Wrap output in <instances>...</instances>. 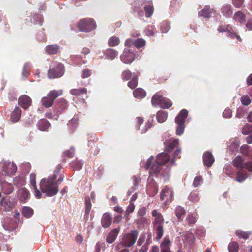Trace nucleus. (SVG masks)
Returning <instances> with one entry per match:
<instances>
[{"mask_svg": "<svg viewBox=\"0 0 252 252\" xmlns=\"http://www.w3.org/2000/svg\"><path fill=\"white\" fill-rule=\"evenodd\" d=\"M63 94L61 90H53L50 91L47 96H44L41 100L42 106L46 108L51 107L53 104L54 100L59 96Z\"/></svg>", "mask_w": 252, "mask_h": 252, "instance_id": "5", "label": "nucleus"}, {"mask_svg": "<svg viewBox=\"0 0 252 252\" xmlns=\"http://www.w3.org/2000/svg\"><path fill=\"white\" fill-rule=\"evenodd\" d=\"M155 28L153 25H149L145 30V33L148 36H154Z\"/></svg>", "mask_w": 252, "mask_h": 252, "instance_id": "51", "label": "nucleus"}, {"mask_svg": "<svg viewBox=\"0 0 252 252\" xmlns=\"http://www.w3.org/2000/svg\"><path fill=\"white\" fill-rule=\"evenodd\" d=\"M153 157L151 156L147 160L145 165V168L146 170L149 169V174L150 176L157 175L159 173L161 169V165H159L156 162L152 165L150 168V165L152 163Z\"/></svg>", "mask_w": 252, "mask_h": 252, "instance_id": "9", "label": "nucleus"}, {"mask_svg": "<svg viewBox=\"0 0 252 252\" xmlns=\"http://www.w3.org/2000/svg\"><path fill=\"white\" fill-rule=\"evenodd\" d=\"M203 162L204 166L208 168L212 166L215 162V158L211 152H207L203 154Z\"/></svg>", "mask_w": 252, "mask_h": 252, "instance_id": "10", "label": "nucleus"}, {"mask_svg": "<svg viewBox=\"0 0 252 252\" xmlns=\"http://www.w3.org/2000/svg\"><path fill=\"white\" fill-rule=\"evenodd\" d=\"M242 133L244 135H248L252 132V125L247 124L242 128Z\"/></svg>", "mask_w": 252, "mask_h": 252, "instance_id": "53", "label": "nucleus"}, {"mask_svg": "<svg viewBox=\"0 0 252 252\" xmlns=\"http://www.w3.org/2000/svg\"><path fill=\"white\" fill-rule=\"evenodd\" d=\"M235 234L236 236H238L239 238H243L247 240L250 236L251 233L238 230L235 232Z\"/></svg>", "mask_w": 252, "mask_h": 252, "instance_id": "41", "label": "nucleus"}, {"mask_svg": "<svg viewBox=\"0 0 252 252\" xmlns=\"http://www.w3.org/2000/svg\"><path fill=\"white\" fill-rule=\"evenodd\" d=\"M232 116V111L229 108H226L223 112V117L225 118H230Z\"/></svg>", "mask_w": 252, "mask_h": 252, "instance_id": "63", "label": "nucleus"}, {"mask_svg": "<svg viewBox=\"0 0 252 252\" xmlns=\"http://www.w3.org/2000/svg\"><path fill=\"white\" fill-rule=\"evenodd\" d=\"M248 177V175L246 173H243L241 171H238L237 173L235 180L239 183H242Z\"/></svg>", "mask_w": 252, "mask_h": 252, "instance_id": "47", "label": "nucleus"}, {"mask_svg": "<svg viewBox=\"0 0 252 252\" xmlns=\"http://www.w3.org/2000/svg\"><path fill=\"white\" fill-rule=\"evenodd\" d=\"M35 179H36V175L35 174L31 173L30 175V182L31 185L32 187H34L36 186Z\"/></svg>", "mask_w": 252, "mask_h": 252, "instance_id": "61", "label": "nucleus"}, {"mask_svg": "<svg viewBox=\"0 0 252 252\" xmlns=\"http://www.w3.org/2000/svg\"><path fill=\"white\" fill-rule=\"evenodd\" d=\"M85 215L88 216L91 209L92 204L90 200L89 199L88 200H85Z\"/></svg>", "mask_w": 252, "mask_h": 252, "instance_id": "54", "label": "nucleus"}, {"mask_svg": "<svg viewBox=\"0 0 252 252\" xmlns=\"http://www.w3.org/2000/svg\"><path fill=\"white\" fill-rule=\"evenodd\" d=\"M168 113L162 110L158 111L157 113V119L158 122L162 123L167 119Z\"/></svg>", "mask_w": 252, "mask_h": 252, "instance_id": "29", "label": "nucleus"}, {"mask_svg": "<svg viewBox=\"0 0 252 252\" xmlns=\"http://www.w3.org/2000/svg\"><path fill=\"white\" fill-rule=\"evenodd\" d=\"M21 109L19 107L16 106L14 110L11 112L10 118L11 121L14 123L17 122L21 117Z\"/></svg>", "mask_w": 252, "mask_h": 252, "instance_id": "22", "label": "nucleus"}, {"mask_svg": "<svg viewBox=\"0 0 252 252\" xmlns=\"http://www.w3.org/2000/svg\"><path fill=\"white\" fill-rule=\"evenodd\" d=\"M139 232L137 230L124 234L120 241L121 245L126 248L132 247L135 244Z\"/></svg>", "mask_w": 252, "mask_h": 252, "instance_id": "2", "label": "nucleus"}, {"mask_svg": "<svg viewBox=\"0 0 252 252\" xmlns=\"http://www.w3.org/2000/svg\"><path fill=\"white\" fill-rule=\"evenodd\" d=\"M18 104L23 109H27L32 104V99L27 95H22L19 97Z\"/></svg>", "mask_w": 252, "mask_h": 252, "instance_id": "11", "label": "nucleus"}, {"mask_svg": "<svg viewBox=\"0 0 252 252\" xmlns=\"http://www.w3.org/2000/svg\"><path fill=\"white\" fill-rule=\"evenodd\" d=\"M172 192L168 187H165L161 191L160 198L161 200H166V202L171 201L172 200Z\"/></svg>", "mask_w": 252, "mask_h": 252, "instance_id": "12", "label": "nucleus"}, {"mask_svg": "<svg viewBox=\"0 0 252 252\" xmlns=\"http://www.w3.org/2000/svg\"><path fill=\"white\" fill-rule=\"evenodd\" d=\"M133 94L135 97L141 98L145 96L146 93L142 88H138L133 91Z\"/></svg>", "mask_w": 252, "mask_h": 252, "instance_id": "37", "label": "nucleus"}, {"mask_svg": "<svg viewBox=\"0 0 252 252\" xmlns=\"http://www.w3.org/2000/svg\"><path fill=\"white\" fill-rule=\"evenodd\" d=\"M163 96L157 93L156 94L153 96L152 98V104L154 106H157L159 105L161 103V99Z\"/></svg>", "mask_w": 252, "mask_h": 252, "instance_id": "34", "label": "nucleus"}, {"mask_svg": "<svg viewBox=\"0 0 252 252\" xmlns=\"http://www.w3.org/2000/svg\"><path fill=\"white\" fill-rule=\"evenodd\" d=\"M178 139H173L169 141H166L164 142L165 150L168 152L172 151L179 144Z\"/></svg>", "mask_w": 252, "mask_h": 252, "instance_id": "25", "label": "nucleus"}, {"mask_svg": "<svg viewBox=\"0 0 252 252\" xmlns=\"http://www.w3.org/2000/svg\"><path fill=\"white\" fill-rule=\"evenodd\" d=\"M241 102L244 105L248 106L251 103V99L247 95H243L241 97Z\"/></svg>", "mask_w": 252, "mask_h": 252, "instance_id": "56", "label": "nucleus"}, {"mask_svg": "<svg viewBox=\"0 0 252 252\" xmlns=\"http://www.w3.org/2000/svg\"><path fill=\"white\" fill-rule=\"evenodd\" d=\"M38 128L41 131H45L48 129L50 126V123L45 119L40 120L37 123Z\"/></svg>", "mask_w": 252, "mask_h": 252, "instance_id": "23", "label": "nucleus"}, {"mask_svg": "<svg viewBox=\"0 0 252 252\" xmlns=\"http://www.w3.org/2000/svg\"><path fill=\"white\" fill-rule=\"evenodd\" d=\"M75 154V149L74 148H70V149L66 150L64 152V156L67 158H72Z\"/></svg>", "mask_w": 252, "mask_h": 252, "instance_id": "58", "label": "nucleus"}, {"mask_svg": "<svg viewBox=\"0 0 252 252\" xmlns=\"http://www.w3.org/2000/svg\"><path fill=\"white\" fill-rule=\"evenodd\" d=\"M132 75V72L129 70L126 69L122 72L121 77L124 80H128L131 78Z\"/></svg>", "mask_w": 252, "mask_h": 252, "instance_id": "48", "label": "nucleus"}, {"mask_svg": "<svg viewBox=\"0 0 252 252\" xmlns=\"http://www.w3.org/2000/svg\"><path fill=\"white\" fill-rule=\"evenodd\" d=\"M144 9L145 12V17L147 18L151 17L154 12L153 6L146 5L144 7Z\"/></svg>", "mask_w": 252, "mask_h": 252, "instance_id": "40", "label": "nucleus"}, {"mask_svg": "<svg viewBox=\"0 0 252 252\" xmlns=\"http://www.w3.org/2000/svg\"><path fill=\"white\" fill-rule=\"evenodd\" d=\"M138 85V77L137 76L134 75L132 79L127 83V86L131 89H134Z\"/></svg>", "mask_w": 252, "mask_h": 252, "instance_id": "44", "label": "nucleus"}, {"mask_svg": "<svg viewBox=\"0 0 252 252\" xmlns=\"http://www.w3.org/2000/svg\"><path fill=\"white\" fill-rule=\"evenodd\" d=\"M152 242L151 233L142 232L137 243V246H141L139 252H147L149 249V246L152 243Z\"/></svg>", "mask_w": 252, "mask_h": 252, "instance_id": "3", "label": "nucleus"}, {"mask_svg": "<svg viewBox=\"0 0 252 252\" xmlns=\"http://www.w3.org/2000/svg\"><path fill=\"white\" fill-rule=\"evenodd\" d=\"M87 90L86 88H81L79 89H72L70 91V93L73 95L82 96L84 94H86Z\"/></svg>", "mask_w": 252, "mask_h": 252, "instance_id": "32", "label": "nucleus"}, {"mask_svg": "<svg viewBox=\"0 0 252 252\" xmlns=\"http://www.w3.org/2000/svg\"><path fill=\"white\" fill-rule=\"evenodd\" d=\"M161 31L163 33H166L170 29V24L168 21H163L161 24Z\"/></svg>", "mask_w": 252, "mask_h": 252, "instance_id": "49", "label": "nucleus"}, {"mask_svg": "<svg viewBox=\"0 0 252 252\" xmlns=\"http://www.w3.org/2000/svg\"><path fill=\"white\" fill-rule=\"evenodd\" d=\"M92 74L91 70L89 69H85L82 70V74L81 77L83 78H86L90 77Z\"/></svg>", "mask_w": 252, "mask_h": 252, "instance_id": "64", "label": "nucleus"}, {"mask_svg": "<svg viewBox=\"0 0 252 252\" xmlns=\"http://www.w3.org/2000/svg\"><path fill=\"white\" fill-rule=\"evenodd\" d=\"M2 192L5 194H10L14 189L13 185L6 182H3L1 184Z\"/></svg>", "mask_w": 252, "mask_h": 252, "instance_id": "24", "label": "nucleus"}, {"mask_svg": "<svg viewBox=\"0 0 252 252\" xmlns=\"http://www.w3.org/2000/svg\"><path fill=\"white\" fill-rule=\"evenodd\" d=\"M120 43V39L116 36H111L108 40L109 46L114 47L118 45Z\"/></svg>", "mask_w": 252, "mask_h": 252, "instance_id": "42", "label": "nucleus"}, {"mask_svg": "<svg viewBox=\"0 0 252 252\" xmlns=\"http://www.w3.org/2000/svg\"><path fill=\"white\" fill-rule=\"evenodd\" d=\"M229 252H237L239 250V245L235 242H230L228 246Z\"/></svg>", "mask_w": 252, "mask_h": 252, "instance_id": "45", "label": "nucleus"}, {"mask_svg": "<svg viewBox=\"0 0 252 252\" xmlns=\"http://www.w3.org/2000/svg\"><path fill=\"white\" fill-rule=\"evenodd\" d=\"M211 10L209 6H205V7L200 11L198 13L199 16H202L205 18L210 17Z\"/></svg>", "mask_w": 252, "mask_h": 252, "instance_id": "35", "label": "nucleus"}, {"mask_svg": "<svg viewBox=\"0 0 252 252\" xmlns=\"http://www.w3.org/2000/svg\"><path fill=\"white\" fill-rule=\"evenodd\" d=\"M103 53L105 58L110 60H114L118 55V52L113 48L106 49Z\"/></svg>", "mask_w": 252, "mask_h": 252, "instance_id": "21", "label": "nucleus"}, {"mask_svg": "<svg viewBox=\"0 0 252 252\" xmlns=\"http://www.w3.org/2000/svg\"><path fill=\"white\" fill-rule=\"evenodd\" d=\"M175 213L178 220H181L184 218L186 215V211L184 208L180 206L176 207Z\"/></svg>", "mask_w": 252, "mask_h": 252, "instance_id": "31", "label": "nucleus"}, {"mask_svg": "<svg viewBox=\"0 0 252 252\" xmlns=\"http://www.w3.org/2000/svg\"><path fill=\"white\" fill-rule=\"evenodd\" d=\"M33 214V210L29 207H24L22 209V214L26 218H31Z\"/></svg>", "mask_w": 252, "mask_h": 252, "instance_id": "39", "label": "nucleus"}, {"mask_svg": "<svg viewBox=\"0 0 252 252\" xmlns=\"http://www.w3.org/2000/svg\"><path fill=\"white\" fill-rule=\"evenodd\" d=\"M120 232V229L116 228L111 230L108 234L106 241L109 244H112L116 239Z\"/></svg>", "mask_w": 252, "mask_h": 252, "instance_id": "16", "label": "nucleus"}, {"mask_svg": "<svg viewBox=\"0 0 252 252\" xmlns=\"http://www.w3.org/2000/svg\"><path fill=\"white\" fill-rule=\"evenodd\" d=\"M7 166L9 170H5V171H6L8 174H13L16 172L17 166L15 163H9Z\"/></svg>", "mask_w": 252, "mask_h": 252, "instance_id": "52", "label": "nucleus"}, {"mask_svg": "<svg viewBox=\"0 0 252 252\" xmlns=\"http://www.w3.org/2000/svg\"><path fill=\"white\" fill-rule=\"evenodd\" d=\"M170 160V156L166 153H162L158 154L156 159V162L159 165H163Z\"/></svg>", "mask_w": 252, "mask_h": 252, "instance_id": "17", "label": "nucleus"}, {"mask_svg": "<svg viewBox=\"0 0 252 252\" xmlns=\"http://www.w3.org/2000/svg\"><path fill=\"white\" fill-rule=\"evenodd\" d=\"M68 103L66 99L61 98L57 99L54 105V115L59 117V115L63 113L68 108Z\"/></svg>", "mask_w": 252, "mask_h": 252, "instance_id": "7", "label": "nucleus"}, {"mask_svg": "<svg viewBox=\"0 0 252 252\" xmlns=\"http://www.w3.org/2000/svg\"><path fill=\"white\" fill-rule=\"evenodd\" d=\"M79 31L82 32H90L96 28L95 21L91 18H84L80 20L77 24Z\"/></svg>", "mask_w": 252, "mask_h": 252, "instance_id": "4", "label": "nucleus"}, {"mask_svg": "<svg viewBox=\"0 0 252 252\" xmlns=\"http://www.w3.org/2000/svg\"><path fill=\"white\" fill-rule=\"evenodd\" d=\"M159 105L163 109H168L172 106V103L169 99L163 96Z\"/></svg>", "mask_w": 252, "mask_h": 252, "instance_id": "38", "label": "nucleus"}, {"mask_svg": "<svg viewBox=\"0 0 252 252\" xmlns=\"http://www.w3.org/2000/svg\"><path fill=\"white\" fill-rule=\"evenodd\" d=\"M197 217L196 214H189L186 218V220L189 225L195 223Z\"/></svg>", "mask_w": 252, "mask_h": 252, "instance_id": "46", "label": "nucleus"}, {"mask_svg": "<svg viewBox=\"0 0 252 252\" xmlns=\"http://www.w3.org/2000/svg\"><path fill=\"white\" fill-rule=\"evenodd\" d=\"M152 216L155 217L153 221L154 225H163L164 219L162 214L158 212L157 210H153Z\"/></svg>", "mask_w": 252, "mask_h": 252, "instance_id": "13", "label": "nucleus"}, {"mask_svg": "<svg viewBox=\"0 0 252 252\" xmlns=\"http://www.w3.org/2000/svg\"><path fill=\"white\" fill-rule=\"evenodd\" d=\"M221 13L224 16L226 17H229L231 16L233 13L232 8L231 5H223L221 9Z\"/></svg>", "mask_w": 252, "mask_h": 252, "instance_id": "26", "label": "nucleus"}, {"mask_svg": "<svg viewBox=\"0 0 252 252\" xmlns=\"http://www.w3.org/2000/svg\"><path fill=\"white\" fill-rule=\"evenodd\" d=\"M185 237L186 240H188L191 243H194L195 240L194 235L191 232H187Z\"/></svg>", "mask_w": 252, "mask_h": 252, "instance_id": "59", "label": "nucleus"}, {"mask_svg": "<svg viewBox=\"0 0 252 252\" xmlns=\"http://www.w3.org/2000/svg\"><path fill=\"white\" fill-rule=\"evenodd\" d=\"M145 41L142 38H138L134 40V46L138 49L145 46Z\"/></svg>", "mask_w": 252, "mask_h": 252, "instance_id": "55", "label": "nucleus"}, {"mask_svg": "<svg viewBox=\"0 0 252 252\" xmlns=\"http://www.w3.org/2000/svg\"><path fill=\"white\" fill-rule=\"evenodd\" d=\"M134 48H125L123 53L120 56L121 61L126 64L131 63L135 58Z\"/></svg>", "mask_w": 252, "mask_h": 252, "instance_id": "8", "label": "nucleus"}, {"mask_svg": "<svg viewBox=\"0 0 252 252\" xmlns=\"http://www.w3.org/2000/svg\"><path fill=\"white\" fill-rule=\"evenodd\" d=\"M171 242L168 236H165L160 245L161 252H171L170 247Z\"/></svg>", "mask_w": 252, "mask_h": 252, "instance_id": "14", "label": "nucleus"}, {"mask_svg": "<svg viewBox=\"0 0 252 252\" xmlns=\"http://www.w3.org/2000/svg\"><path fill=\"white\" fill-rule=\"evenodd\" d=\"M125 45L126 47V48H134L133 46H134V40L132 39H127L125 43Z\"/></svg>", "mask_w": 252, "mask_h": 252, "instance_id": "62", "label": "nucleus"}, {"mask_svg": "<svg viewBox=\"0 0 252 252\" xmlns=\"http://www.w3.org/2000/svg\"><path fill=\"white\" fill-rule=\"evenodd\" d=\"M247 112V110L243 107H239L237 109L236 113V117L238 119L244 118L246 116Z\"/></svg>", "mask_w": 252, "mask_h": 252, "instance_id": "43", "label": "nucleus"}, {"mask_svg": "<svg viewBox=\"0 0 252 252\" xmlns=\"http://www.w3.org/2000/svg\"><path fill=\"white\" fill-rule=\"evenodd\" d=\"M147 193L149 196H154L158 192V188L155 182L148 183L146 187Z\"/></svg>", "mask_w": 252, "mask_h": 252, "instance_id": "19", "label": "nucleus"}, {"mask_svg": "<svg viewBox=\"0 0 252 252\" xmlns=\"http://www.w3.org/2000/svg\"><path fill=\"white\" fill-rule=\"evenodd\" d=\"M233 19L235 21L242 23L246 21V16L242 11H238L235 13Z\"/></svg>", "mask_w": 252, "mask_h": 252, "instance_id": "33", "label": "nucleus"}, {"mask_svg": "<svg viewBox=\"0 0 252 252\" xmlns=\"http://www.w3.org/2000/svg\"><path fill=\"white\" fill-rule=\"evenodd\" d=\"M135 207V206L133 202H130L124 214V218H125L126 220H129L128 216L134 211Z\"/></svg>", "mask_w": 252, "mask_h": 252, "instance_id": "36", "label": "nucleus"}, {"mask_svg": "<svg viewBox=\"0 0 252 252\" xmlns=\"http://www.w3.org/2000/svg\"><path fill=\"white\" fill-rule=\"evenodd\" d=\"M62 169V166L58 165L52 176H49L47 179L43 178L41 180L40 189L42 192L46 193L47 196H54L58 192V185L63 182L64 177Z\"/></svg>", "mask_w": 252, "mask_h": 252, "instance_id": "1", "label": "nucleus"}, {"mask_svg": "<svg viewBox=\"0 0 252 252\" xmlns=\"http://www.w3.org/2000/svg\"><path fill=\"white\" fill-rule=\"evenodd\" d=\"M64 72V66L62 63H57L52 68H50L48 76L50 79H55L62 77Z\"/></svg>", "mask_w": 252, "mask_h": 252, "instance_id": "6", "label": "nucleus"}, {"mask_svg": "<svg viewBox=\"0 0 252 252\" xmlns=\"http://www.w3.org/2000/svg\"><path fill=\"white\" fill-rule=\"evenodd\" d=\"M231 27L230 25H220L219 26L218 31L220 32H227Z\"/></svg>", "mask_w": 252, "mask_h": 252, "instance_id": "60", "label": "nucleus"}, {"mask_svg": "<svg viewBox=\"0 0 252 252\" xmlns=\"http://www.w3.org/2000/svg\"><path fill=\"white\" fill-rule=\"evenodd\" d=\"M30 192L26 188H21L19 189L18 196L21 202H25L29 198Z\"/></svg>", "mask_w": 252, "mask_h": 252, "instance_id": "20", "label": "nucleus"}, {"mask_svg": "<svg viewBox=\"0 0 252 252\" xmlns=\"http://www.w3.org/2000/svg\"><path fill=\"white\" fill-rule=\"evenodd\" d=\"M232 162L234 166L237 169H240L241 170L244 169L245 163H243V159L241 157H236Z\"/></svg>", "mask_w": 252, "mask_h": 252, "instance_id": "28", "label": "nucleus"}, {"mask_svg": "<svg viewBox=\"0 0 252 252\" xmlns=\"http://www.w3.org/2000/svg\"><path fill=\"white\" fill-rule=\"evenodd\" d=\"M25 180L22 177H15L14 180V184L18 187L22 186L25 185Z\"/></svg>", "mask_w": 252, "mask_h": 252, "instance_id": "50", "label": "nucleus"}, {"mask_svg": "<svg viewBox=\"0 0 252 252\" xmlns=\"http://www.w3.org/2000/svg\"><path fill=\"white\" fill-rule=\"evenodd\" d=\"M59 50L60 47L57 45H49L46 48V52L50 55L56 54Z\"/></svg>", "mask_w": 252, "mask_h": 252, "instance_id": "30", "label": "nucleus"}, {"mask_svg": "<svg viewBox=\"0 0 252 252\" xmlns=\"http://www.w3.org/2000/svg\"><path fill=\"white\" fill-rule=\"evenodd\" d=\"M203 183V179L201 176H196L193 181V185L195 188L198 187Z\"/></svg>", "mask_w": 252, "mask_h": 252, "instance_id": "57", "label": "nucleus"}, {"mask_svg": "<svg viewBox=\"0 0 252 252\" xmlns=\"http://www.w3.org/2000/svg\"><path fill=\"white\" fill-rule=\"evenodd\" d=\"M112 218L108 213H104L101 218V222L103 227L107 228L111 224Z\"/></svg>", "mask_w": 252, "mask_h": 252, "instance_id": "18", "label": "nucleus"}, {"mask_svg": "<svg viewBox=\"0 0 252 252\" xmlns=\"http://www.w3.org/2000/svg\"><path fill=\"white\" fill-rule=\"evenodd\" d=\"M154 228L156 230V240L159 241L164 233L163 225H154Z\"/></svg>", "mask_w": 252, "mask_h": 252, "instance_id": "27", "label": "nucleus"}, {"mask_svg": "<svg viewBox=\"0 0 252 252\" xmlns=\"http://www.w3.org/2000/svg\"><path fill=\"white\" fill-rule=\"evenodd\" d=\"M188 116V111L185 109H182L175 118V123L177 125H185V120Z\"/></svg>", "mask_w": 252, "mask_h": 252, "instance_id": "15", "label": "nucleus"}]
</instances>
